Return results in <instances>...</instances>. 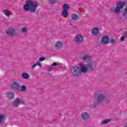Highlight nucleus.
Returning a JSON list of instances; mask_svg holds the SVG:
<instances>
[{"instance_id":"nucleus-1","label":"nucleus","mask_w":127,"mask_h":127,"mask_svg":"<svg viewBox=\"0 0 127 127\" xmlns=\"http://www.w3.org/2000/svg\"><path fill=\"white\" fill-rule=\"evenodd\" d=\"M37 6H38L37 2H33L32 0H27L26 4L24 5L23 8L25 11L29 10L30 12H35Z\"/></svg>"},{"instance_id":"nucleus-2","label":"nucleus","mask_w":127,"mask_h":127,"mask_svg":"<svg viewBox=\"0 0 127 127\" xmlns=\"http://www.w3.org/2000/svg\"><path fill=\"white\" fill-rule=\"evenodd\" d=\"M126 4V3L123 1H119L116 3L117 7L116 8L112 7L110 9V11L114 12L115 13H120L121 9H123L124 5Z\"/></svg>"},{"instance_id":"nucleus-3","label":"nucleus","mask_w":127,"mask_h":127,"mask_svg":"<svg viewBox=\"0 0 127 127\" xmlns=\"http://www.w3.org/2000/svg\"><path fill=\"white\" fill-rule=\"evenodd\" d=\"M72 73L73 76L78 77L81 75V68H80V67L78 66L74 65L72 67Z\"/></svg>"},{"instance_id":"nucleus-4","label":"nucleus","mask_w":127,"mask_h":127,"mask_svg":"<svg viewBox=\"0 0 127 127\" xmlns=\"http://www.w3.org/2000/svg\"><path fill=\"white\" fill-rule=\"evenodd\" d=\"M104 101H106V97L105 96V93L102 91L99 92V94L97 97V102L98 104L103 103Z\"/></svg>"},{"instance_id":"nucleus-5","label":"nucleus","mask_w":127,"mask_h":127,"mask_svg":"<svg viewBox=\"0 0 127 127\" xmlns=\"http://www.w3.org/2000/svg\"><path fill=\"white\" fill-rule=\"evenodd\" d=\"M69 5L64 4L63 6V10L62 11V15L65 18L68 16V9H69Z\"/></svg>"},{"instance_id":"nucleus-6","label":"nucleus","mask_w":127,"mask_h":127,"mask_svg":"<svg viewBox=\"0 0 127 127\" xmlns=\"http://www.w3.org/2000/svg\"><path fill=\"white\" fill-rule=\"evenodd\" d=\"M100 40V43L102 45H108L110 43V37L107 35H104Z\"/></svg>"},{"instance_id":"nucleus-7","label":"nucleus","mask_w":127,"mask_h":127,"mask_svg":"<svg viewBox=\"0 0 127 127\" xmlns=\"http://www.w3.org/2000/svg\"><path fill=\"white\" fill-rule=\"evenodd\" d=\"M11 89L15 90V91H20V86L17 81H13L10 85Z\"/></svg>"},{"instance_id":"nucleus-8","label":"nucleus","mask_w":127,"mask_h":127,"mask_svg":"<svg viewBox=\"0 0 127 127\" xmlns=\"http://www.w3.org/2000/svg\"><path fill=\"white\" fill-rule=\"evenodd\" d=\"M7 36L8 37H13V36H16V32L15 31V29L13 28H9L6 31Z\"/></svg>"},{"instance_id":"nucleus-9","label":"nucleus","mask_w":127,"mask_h":127,"mask_svg":"<svg viewBox=\"0 0 127 127\" xmlns=\"http://www.w3.org/2000/svg\"><path fill=\"white\" fill-rule=\"evenodd\" d=\"M84 40V37L81 34L76 35L74 38V41L76 43H81Z\"/></svg>"},{"instance_id":"nucleus-10","label":"nucleus","mask_w":127,"mask_h":127,"mask_svg":"<svg viewBox=\"0 0 127 127\" xmlns=\"http://www.w3.org/2000/svg\"><path fill=\"white\" fill-rule=\"evenodd\" d=\"M20 103H21V99L19 98H16L14 101L12 103V106L14 108H17L20 105Z\"/></svg>"},{"instance_id":"nucleus-11","label":"nucleus","mask_w":127,"mask_h":127,"mask_svg":"<svg viewBox=\"0 0 127 127\" xmlns=\"http://www.w3.org/2000/svg\"><path fill=\"white\" fill-rule=\"evenodd\" d=\"M81 60L83 61V62H89V61H91V59H92V57L89 54H84L82 57L81 58Z\"/></svg>"},{"instance_id":"nucleus-12","label":"nucleus","mask_w":127,"mask_h":127,"mask_svg":"<svg viewBox=\"0 0 127 127\" xmlns=\"http://www.w3.org/2000/svg\"><path fill=\"white\" fill-rule=\"evenodd\" d=\"M91 34L93 36H97L100 33V30L99 28L94 27L91 30Z\"/></svg>"},{"instance_id":"nucleus-13","label":"nucleus","mask_w":127,"mask_h":127,"mask_svg":"<svg viewBox=\"0 0 127 127\" xmlns=\"http://www.w3.org/2000/svg\"><path fill=\"white\" fill-rule=\"evenodd\" d=\"M97 64L95 62H92L87 65V69L89 70H94L96 67Z\"/></svg>"},{"instance_id":"nucleus-14","label":"nucleus","mask_w":127,"mask_h":127,"mask_svg":"<svg viewBox=\"0 0 127 127\" xmlns=\"http://www.w3.org/2000/svg\"><path fill=\"white\" fill-rule=\"evenodd\" d=\"M6 97L9 100H12V99H14V93L11 91H7L6 92Z\"/></svg>"},{"instance_id":"nucleus-15","label":"nucleus","mask_w":127,"mask_h":127,"mask_svg":"<svg viewBox=\"0 0 127 127\" xmlns=\"http://www.w3.org/2000/svg\"><path fill=\"white\" fill-rule=\"evenodd\" d=\"M81 118L84 121H88L90 118V114L87 112H83L81 115Z\"/></svg>"},{"instance_id":"nucleus-16","label":"nucleus","mask_w":127,"mask_h":127,"mask_svg":"<svg viewBox=\"0 0 127 127\" xmlns=\"http://www.w3.org/2000/svg\"><path fill=\"white\" fill-rule=\"evenodd\" d=\"M63 46H64V45L63 44V42L60 41H58L55 45V47L57 49H60L61 48H62Z\"/></svg>"},{"instance_id":"nucleus-17","label":"nucleus","mask_w":127,"mask_h":127,"mask_svg":"<svg viewBox=\"0 0 127 127\" xmlns=\"http://www.w3.org/2000/svg\"><path fill=\"white\" fill-rule=\"evenodd\" d=\"M79 66L81 68H80L81 72H82V73H87V72H88V71L89 70L88 69L87 66H84V64H83L82 63H80L79 64Z\"/></svg>"},{"instance_id":"nucleus-18","label":"nucleus","mask_w":127,"mask_h":127,"mask_svg":"<svg viewBox=\"0 0 127 127\" xmlns=\"http://www.w3.org/2000/svg\"><path fill=\"white\" fill-rule=\"evenodd\" d=\"M21 77L23 79H25V80H27V79H29V74L26 72H23L21 74Z\"/></svg>"},{"instance_id":"nucleus-19","label":"nucleus","mask_w":127,"mask_h":127,"mask_svg":"<svg viewBox=\"0 0 127 127\" xmlns=\"http://www.w3.org/2000/svg\"><path fill=\"white\" fill-rule=\"evenodd\" d=\"M5 120V115L3 114L0 113V124H2Z\"/></svg>"},{"instance_id":"nucleus-20","label":"nucleus","mask_w":127,"mask_h":127,"mask_svg":"<svg viewBox=\"0 0 127 127\" xmlns=\"http://www.w3.org/2000/svg\"><path fill=\"white\" fill-rule=\"evenodd\" d=\"M36 66H39V67H42V64H41V63L40 62H37L36 63L34 64L32 66V69H34Z\"/></svg>"},{"instance_id":"nucleus-21","label":"nucleus","mask_w":127,"mask_h":127,"mask_svg":"<svg viewBox=\"0 0 127 127\" xmlns=\"http://www.w3.org/2000/svg\"><path fill=\"white\" fill-rule=\"evenodd\" d=\"M71 17L72 20H77L79 18V16L76 14H72L71 15Z\"/></svg>"},{"instance_id":"nucleus-22","label":"nucleus","mask_w":127,"mask_h":127,"mask_svg":"<svg viewBox=\"0 0 127 127\" xmlns=\"http://www.w3.org/2000/svg\"><path fill=\"white\" fill-rule=\"evenodd\" d=\"M3 12L4 14H5V15H6V16H7V17H9V16H10V13H9V12H8V10H4L3 11Z\"/></svg>"},{"instance_id":"nucleus-23","label":"nucleus","mask_w":127,"mask_h":127,"mask_svg":"<svg viewBox=\"0 0 127 127\" xmlns=\"http://www.w3.org/2000/svg\"><path fill=\"white\" fill-rule=\"evenodd\" d=\"M123 15L124 16V17H127V5L126 6L124 11L123 13Z\"/></svg>"},{"instance_id":"nucleus-24","label":"nucleus","mask_w":127,"mask_h":127,"mask_svg":"<svg viewBox=\"0 0 127 127\" xmlns=\"http://www.w3.org/2000/svg\"><path fill=\"white\" fill-rule=\"evenodd\" d=\"M110 121H111V119H106V120L102 121L100 123V124L101 125H106V124H108V123H109V122H110Z\"/></svg>"},{"instance_id":"nucleus-25","label":"nucleus","mask_w":127,"mask_h":127,"mask_svg":"<svg viewBox=\"0 0 127 127\" xmlns=\"http://www.w3.org/2000/svg\"><path fill=\"white\" fill-rule=\"evenodd\" d=\"M21 31L24 34H26V33H27V28L26 27H23L22 29H21Z\"/></svg>"},{"instance_id":"nucleus-26","label":"nucleus","mask_w":127,"mask_h":127,"mask_svg":"<svg viewBox=\"0 0 127 127\" xmlns=\"http://www.w3.org/2000/svg\"><path fill=\"white\" fill-rule=\"evenodd\" d=\"M110 43L112 45H115L116 44V40L114 38H111L110 40Z\"/></svg>"},{"instance_id":"nucleus-27","label":"nucleus","mask_w":127,"mask_h":127,"mask_svg":"<svg viewBox=\"0 0 127 127\" xmlns=\"http://www.w3.org/2000/svg\"><path fill=\"white\" fill-rule=\"evenodd\" d=\"M20 90L22 91V92H24L26 91V86H25V85H22L21 87Z\"/></svg>"},{"instance_id":"nucleus-28","label":"nucleus","mask_w":127,"mask_h":127,"mask_svg":"<svg viewBox=\"0 0 127 127\" xmlns=\"http://www.w3.org/2000/svg\"><path fill=\"white\" fill-rule=\"evenodd\" d=\"M56 0H49L50 3H55L56 2Z\"/></svg>"},{"instance_id":"nucleus-29","label":"nucleus","mask_w":127,"mask_h":127,"mask_svg":"<svg viewBox=\"0 0 127 127\" xmlns=\"http://www.w3.org/2000/svg\"><path fill=\"white\" fill-rule=\"evenodd\" d=\"M44 60H45V58L41 57L39 59V61H40V62L44 61Z\"/></svg>"},{"instance_id":"nucleus-30","label":"nucleus","mask_w":127,"mask_h":127,"mask_svg":"<svg viewBox=\"0 0 127 127\" xmlns=\"http://www.w3.org/2000/svg\"><path fill=\"white\" fill-rule=\"evenodd\" d=\"M125 38H126L125 37V36L122 37H121V41H124V40H125Z\"/></svg>"},{"instance_id":"nucleus-31","label":"nucleus","mask_w":127,"mask_h":127,"mask_svg":"<svg viewBox=\"0 0 127 127\" xmlns=\"http://www.w3.org/2000/svg\"><path fill=\"white\" fill-rule=\"evenodd\" d=\"M52 66H57V63H54L52 64Z\"/></svg>"},{"instance_id":"nucleus-32","label":"nucleus","mask_w":127,"mask_h":127,"mask_svg":"<svg viewBox=\"0 0 127 127\" xmlns=\"http://www.w3.org/2000/svg\"><path fill=\"white\" fill-rule=\"evenodd\" d=\"M93 106L94 109H96V105L93 104Z\"/></svg>"},{"instance_id":"nucleus-33","label":"nucleus","mask_w":127,"mask_h":127,"mask_svg":"<svg viewBox=\"0 0 127 127\" xmlns=\"http://www.w3.org/2000/svg\"><path fill=\"white\" fill-rule=\"evenodd\" d=\"M125 127H127V123L125 124Z\"/></svg>"},{"instance_id":"nucleus-34","label":"nucleus","mask_w":127,"mask_h":127,"mask_svg":"<svg viewBox=\"0 0 127 127\" xmlns=\"http://www.w3.org/2000/svg\"><path fill=\"white\" fill-rule=\"evenodd\" d=\"M71 24V25H73V24Z\"/></svg>"}]
</instances>
